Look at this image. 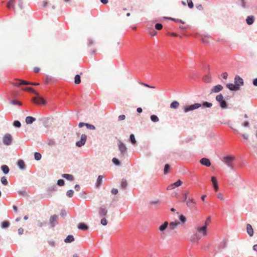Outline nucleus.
Wrapping results in <instances>:
<instances>
[{
	"mask_svg": "<svg viewBox=\"0 0 257 257\" xmlns=\"http://www.w3.org/2000/svg\"><path fill=\"white\" fill-rule=\"evenodd\" d=\"M234 160V158L230 156H226L223 157L222 161L231 169H233V166L231 163Z\"/></svg>",
	"mask_w": 257,
	"mask_h": 257,
	"instance_id": "nucleus-3",
	"label": "nucleus"
},
{
	"mask_svg": "<svg viewBox=\"0 0 257 257\" xmlns=\"http://www.w3.org/2000/svg\"><path fill=\"white\" fill-rule=\"evenodd\" d=\"M47 224V222H42L40 220L37 221V226L39 227H42L44 226H46Z\"/></svg>",
	"mask_w": 257,
	"mask_h": 257,
	"instance_id": "nucleus-55",
	"label": "nucleus"
},
{
	"mask_svg": "<svg viewBox=\"0 0 257 257\" xmlns=\"http://www.w3.org/2000/svg\"><path fill=\"white\" fill-rule=\"evenodd\" d=\"M226 87L231 91H236L239 90L235 83H227L226 84Z\"/></svg>",
	"mask_w": 257,
	"mask_h": 257,
	"instance_id": "nucleus-16",
	"label": "nucleus"
},
{
	"mask_svg": "<svg viewBox=\"0 0 257 257\" xmlns=\"http://www.w3.org/2000/svg\"><path fill=\"white\" fill-rule=\"evenodd\" d=\"M1 170L5 174H8L10 171L9 167L6 165H3L1 166Z\"/></svg>",
	"mask_w": 257,
	"mask_h": 257,
	"instance_id": "nucleus-31",
	"label": "nucleus"
},
{
	"mask_svg": "<svg viewBox=\"0 0 257 257\" xmlns=\"http://www.w3.org/2000/svg\"><path fill=\"white\" fill-rule=\"evenodd\" d=\"M246 231L250 236H252L253 235V229L252 226L250 224L246 225Z\"/></svg>",
	"mask_w": 257,
	"mask_h": 257,
	"instance_id": "nucleus-19",
	"label": "nucleus"
},
{
	"mask_svg": "<svg viewBox=\"0 0 257 257\" xmlns=\"http://www.w3.org/2000/svg\"><path fill=\"white\" fill-rule=\"evenodd\" d=\"M36 120V118L31 116H27L25 119L27 124H32Z\"/></svg>",
	"mask_w": 257,
	"mask_h": 257,
	"instance_id": "nucleus-27",
	"label": "nucleus"
},
{
	"mask_svg": "<svg viewBox=\"0 0 257 257\" xmlns=\"http://www.w3.org/2000/svg\"><path fill=\"white\" fill-rule=\"evenodd\" d=\"M87 140V136L85 134H82L81 136L80 140L76 143V146L78 147H81L84 146Z\"/></svg>",
	"mask_w": 257,
	"mask_h": 257,
	"instance_id": "nucleus-8",
	"label": "nucleus"
},
{
	"mask_svg": "<svg viewBox=\"0 0 257 257\" xmlns=\"http://www.w3.org/2000/svg\"><path fill=\"white\" fill-rule=\"evenodd\" d=\"M98 213L100 216H105L107 213V210L105 207H100L99 209Z\"/></svg>",
	"mask_w": 257,
	"mask_h": 257,
	"instance_id": "nucleus-17",
	"label": "nucleus"
},
{
	"mask_svg": "<svg viewBox=\"0 0 257 257\" xmlns=\"http://www.w3.org/2000/svg\"><path fill=\"white\" fill-rule=\"evenodd\" d=\"M16 0H10L7 4V8L8 9L13 8L15 9V3Z\"/></svg>",
	"mask_w": 257,
	"mask_h": 257,
	"instance_id": "nucleus-32",
	"label": "nucleus"
},
{
	"mask_svg": "<svg viewBox=\"0 0 257 257\" xmlns=\"http://www.w3.org/2000/svg\"><path fill=\"white\" fill-rule=\"evenodd\" d=\"M188 6L190 9H192L194 7V4L192 0H187Z\"/></svg>",
	"mask_w": 257,
	"mask_h": 257,
	"instance_id": "nucleus-60",
	"label": "nucleus"
},
{
	"mask_svg": "<svg viewBox=\"0 0 257 257\" xmlns=\"http://www.w3.org/2000/svg\"><path fill=\"white\" fill-rule=\"evenodd\" d=\"M127 186V183L126 180L122 179L121 183V187L123 189H125Z\"/></svg>",
	"mask_w": 257,
	"mask_h": 257,
	"instance_id": "nucleus-43",
	"label": "nucleus"
},
{
	"mask_svg": "<svg viewBox=\"0 0 257 257\" xmlns=\"http://www.w3.org/2000/svg\"><path fill=\"white\" fill-rule=\"evenodd\" d=\"M10 103L14 105H22V103L17 100L14 99L10 101Z\"/></svg>",
	"mask_w": 257,
	"mask_h": 257,
	"instance_id": "nucleus-53",
	"label": "nucleus"
},
{
	"mask_svg": "<svg viewBox=\"0 0 257 257\" xmlns=\"http://www.w3.org/2000/svg\"><path fill=\"white\" fill-rule=\"evenodd\" d=\"M50 119V117H46L43 119V123L45 127L48 128L49 127V120Z\"/></svg>",
	"mask_w": 257,
	"mask_h": 257,
	"instance_id": "nucleus-35",
	"label": "nucleus"
},
{
	"mask_svg": "<svg viewBox=\"0 0 257 257\" xmlns=\"http://www.w3.org/2000/svg\"><path fill=\"white\" fill-rule=\"evenodd\" d=\"M234 83L240 89V87L243 86L244 81L243 79L238 75H236L234 77Z\"/></svg>",
	"mask_w": 257,
	"mask_h": 257,
	"instance_id": "nucleus-9",
	"label": "nucleus"
},
{
	"mask_svg": "<svg viewBox=\"0 0 257 257\" xmlns=\"http://www.w3.org/2000/svg\"><path fill=\"white\" fill-rule=\"evenodd\" d=\"M201 106V104L195 103L191 105H187L184 107V112L186 113L189 111L197 109Z\"/></svg>",
	"mask_w": 257,
	"mask_h": 257,
	"instance_id": "nucleus-4",
	"label": "nucleus"
},
{
	"mask_svg": "<svg viewBox=\"0 0 257 257\" xmlns=\"http://www.w3.org/2000/svg\"><path fill=\"white\" fill-rule=\"evenodd\" d=\"M61 176L67 180L70 181H72L74 179V176L72 175L69 174H62Z\"/></svg>",
	"mask_w": 257,
	"mask_h": 257,
	"instance_id": "nucleus-20",
	"label": "nucleus"
},
{
	"mask_svg": "<svg viewBox=\"0 0 257 257\" xmlns=\"http://www.w3.org/2000/svg\"><path fill=\"white\" fill-rule=\"evenodd\" d=\"M164 19H168V20H172L174 22H177V23H181V24H184L185 23V22L184 21H183L182 20H180V19H175V18H171V17H164L163 18Z\"/></svg>",
	"mask_w": 257,
	"mask_h": 257,
	"instance_id": "nucleus-28",
	"label": "nucleus"
},
{
	"mask_svg": "<svg viewBox=\"0 0 257 257\" xmlns=\"http://www.w3.org/2000/svg\"><path fill=\"white\" fill-rule=\"evenodd\" d=\"M58 215L55 214L50 216L49 219V225L50 228H54L56 225L58 224Z\"/></svg>",
	"mask_w": 257,
	"mask_h": 257,
	"instance_id": "nucleus-5",
	"label": "nucleus"
},
{
	"mask_svg": "<svg viewBox=\"0 0 257 257\" xmlns=\"http://www.w3.org/2000/svg\"><path fill=\"white\" fill-rule=\"evenodd\" d=\"M42 158L41 154L39 152H35L34 153V158L37 161H39Z\"/></svg>",
	"mask_w": 257,
	"mask_h": 257,
	"instance_id": "nucleus-41",
	"label": "nucleus"
},
{
	"mask_svg": "<svg viewBox=\"0 0 257 257\" xmlns=\"http://www.w3.org/2000/svg\"><path fill=\"white\" fill-rule=\"evenodd\" d=\"M186 203L187 207L190 209H194L196 208V202L193 198H188Z\"/></svg>",
	"mask_w": 257,
	"mask_h": 257,
	"instance_id": "nucleus-10",
	"label": "nucleus"
},
{
	"mask_svg": "<svg viewBox=\"0 0 257 257\" xmlns=\"http://www.w3.org/2000/svg\"><path fill=\"white\" fill-rule=\"evenodd\" d=\"M151 120L154 122H156L159 121V117L155 114L151 115L150 116Z\"/></svg>",
	"mask_w": 257,
	"mask_h": 257,
	"instance_id": "nucleus-40",
	"label": "nucleus"
},
{
	"mask_svg": "<svg viewBox=\"0 0 257 257\" xmlns=\"http://www.w3.org/2000/svg\"><path fill=\"white\" fill-rule=\"evenodd\" d=\"M223 89V86L220 84H218L213 87L211 90V93H218L221 91Z\"/></svg>",
	"mask_w": 257,
	"mask_h": 257,
	"instance_id": "nucleus-15",
	"label": "nucleus"
},
{
	"mask_svg": "<svg viewBox=\"0 0 257 257\" xmlns=\"http://www.w3.org/2000/svg\"><path fill=\"white\" fill-rule=\"evenodd\" d=\"M17 165L18 167L21 170H24L26 169V165L23 160H19L17 162Z\"/></svg>",
	"mask_w": 257,
	"mask_h": 257,
	"instance_id": "nucleus-24",
	"label": "nucleus"
},
{
	"mask_svg": "<svg viewBox=\"0 0 257 257\" xmlns=\"http://www.w3.org/2000/svg\"><path fill=\"white\" fill-rule=\"evenodd\" d=\"M179 222H171L169 224V227L171 229H174L179 224Z\"/></svg>",
	"mask_w": 257,
	"mask_h": 257,
	"instance_id": "nucleus-39",
	"label": "nucleus"
},
{
	"mask_svg": "<svg viewBox=\"0 0 257 257\" xmlns=\"http://www.w3.org/2000/svg\"><path fill=\"white\" fill-rule=\"evenodd\" d=\"M209 38L208 36H205L201 39L202 42L204 44H207L209 42L208 39Z\"/></svg>",
	"mask_w": 257,
	"mask_h": 257,
	"instance_id": "nucleus-52",
	"label": "nucleus"
},
{
	"mask_svg": "<svg viewBox=\"0 0 257 257\" xmlns=\"http://www.w3.org/2000/svg\"><path fill=\"white\" fill-rule=\"evenodd\" d=\"M201 238V237L199 236L197 233L193 234L190 238V240L192 242H198L199 240Z\"/></svg>",
	"mask_w": 257,
	"mask_h": 257,
	"instance_id": "nucleus-23",
	"label": "nucleus"
},
{
	"mask_svg": "<svg viewBox=\"0 0 257 257\" xmlns=\"http://www.w3.org/2000/svg\"><path fill=\"white\" fill-rule=\"evenodd\" d=\"M189 194L188 191H185L182 193V197L181 198L180 201L181 202H186L188 200V195Z\"/></svg>",
	"mask_w": 257,
	"mask_h": 257,
	"instance_id": "nucleus-21",
	"label": "nucleus"
},
{
	"mask_svg": "<svg viewBox=\"0 0 257 257\" xmlns=\"http://www.w3.org/2000/svg\"><path fill=\"white\" fill-rule=\"evenodd\" d=\"M74 240V237L72 235H68L64 239L66 243H71Z\"/></svg>",
	"mask_w": 257,
	"mask_h": 257,
	"instance_id": "nucleus-29",
	"label": "nucleus"
},
{
	"mask_svg": "<svg viewBox=\"0 0 257 257\" xmlns=\"http://www.w3.org/2000/svg\"><path fill=\"white\" fill-rule=\"evenodd\" d=\"M207 226L208 224L206 222L202 226H197L196 228V230L198 233H202L203 236H206L207 235Z\"/></svg>",
	"mask_w": 257,
	"mask_h": 257,
	"instance_id": "nucleus-7",
	"label": "nucleus"
},
{
	"mask_svg": "<svg viewBox=\"0 0 257 257\" xmlns=\"http://www.w3.org/2000/svg\"><path fill=\"white\" fill-rule=\"evenodd\" d=\"M168 222L167 221H165L162 224H161L159 227V229L161 232L164 231L168 227Z\"/></svg>",
	"mask_w": 257,
	"mask_h": 257,
	"instance_id": "nucleus-25",
	"label": "nucleus"
},
{
	"mask_svg": "<svg viewBox=\"0 0 257 257\" xmlns=\"http://www.w3.org/2000/svg\"><path fill=\"white\" fill-rule=\"evenodd\" d=\"M1 182L4 185H7L8 184V181L7 178L5 176H3L1 178Z\"/></svg>",
	"mask_w": 257,
	"mask_h": 257,
	"instance_id": "nucleus-49",
	"label": "nucleus"
},
{
	"mask_svg": "<svg viewBox=\"0 0 257 257\" xmlns=\"http://www.w3.org/2000/svg\"><path fill=\"white\" fill-rule=\"evenodd\" d=\"M12 137L10 134H6L3 138V143L7 146H10L12 143Z\"/></svg>",
	"mask_w": 257,
	"mask_h": 257,
	"instance_id": "nucleus-6",
	"label": "nucleus"
},
{
	"mask_svg": "<svg viewBox=\"0 0 257 257\" xmlns=\"http://www.w3.org/2000/svg\"><path fill=\"white\" fill-rule=\"evenodd\" d=\"M101 224L103 225H106L107 224V221L105 218H103L101 220Z\"/></svg>",
	"mask_w": 257,
	"mask_h": 257,
	"instance_id": "nucleus-64",
	"label": "nucleus"
},
{
	"mask_svg": "<svg viewBox=\"0 0 257 257\" xmlns=\"http://www.w3.org/2000/svg\"><path fill=\"white\" fill-rule=\"evenodd\" d=\"M254 20L253 16H249L246 18L245 22L248 25H251L254 23Z\"/></svg>",
	"mask_w": 257,
	"mask_h": 257,
	"instance_id": "nucleus-18",
	"label": "nucleus"
},
{
	"mask_svg": "<svg viewBox=\"0 0 257 257\" xmlns=\"http://www.w3.org/2000/svg\"><path fill=\"white\" fill-rule=\"evenodd\" d=\"M30 82L24 80H18L17 82H13L12 84L16 86H20L22 85H30Z\"/></svg>",
	"mask_w": 257,
	"mask_h": 257,
	"instance_id": "nucleus-12",
	"label": "nucleus"
},
{
	"mask_svg": "<svg viewBox=\"0 0 257 257\" xmlns=\"http://www.w3.org/2000/svg\"><path fill=\"white\" fill-rule=\"evenodd\" d=\"M13 125L18 128H20L21 126V123L19 120H15L13 122Z\"/></svg>",
	"mask_w": 257,
	"mask_h": 257,
	"instance_id": "nucleus-50",
	"label": "nucleus"
},
{
	"mask_svg": "<svg viewBox=\"0 0 257 257\" xmlns=\"http://www.w3.org/2000/svg\"><path fill=\"white\" fill-rule=\"evenodd\" d=\"M65 184V181L63 179H59L57 181V185L59 186H63Z\"/></svg>",
	"mask_w": 257,
	"mask_h": 257,
	"instance_id": "nucleus-56",
	"label": "nucleus"
},
{
	"mask_svg": "<svg viewBox=\"0 0 257 257\" xmlns=\"http://www.w3.org/2000/svg\"><path fill=\"white\" fill-rule=\"evenodd\" d=\"M117 146L120 152V155L121 157L125 158L127 156V150L125 145L120 140L117 141Z\"/></svg>",
	"mask_w": 257,
	"mask_h": 257,
	"instance_id": "nucleus-2",
	"label": "nucleus"
},
{
	"mask_svg": "<svg viewBox=\"0 0 257 257\" xmlns=\"http://www.w3.org/2000/svg\"><path fill=\"white\" fill-rule=\"evenodd\" d=\"M170 169V166L168 164H165V165L164 166V174H167L169 172Z\"/></svg>",
	"mask_w": 257,
	"mask_h": 257,
	"instance_id": "nucleus-45",
	"label": "nucleus"
},
{
	"mask_svg": "<svg viewBox=\"0 0 257 257\" xmlns=\"http://www.w3.org/2000/svg\"><path fill=\"white\" fill-rule=\"evenodd\" d=\"M23 90L26 91L31 92L36 95L35 97L32 98V101L38 104L45 105L47 102L42 97L40 96L38 93L32 87H28L23 88Z\"/></svg>",
	"mask_w": 257,
	"mask_h": 257,
	"instance_id": "nucleus-1",
	"label": "nucleus"
},
{
	"mask_svg": "<svg viewBox=\"0 0 257 257\" xmlns=\"http://www.w3.org/2000/svg\"><path fill=\"white\" fill-rule=\"evenodd\" d=\"M211 80V78L209 75H205L203 78V81L206 83H209Z\"/></svg>",
	"mask_w": 257,
	"mask_h": 257,
	"instance_id": "nucleus-48",
	"label": "nucleus"
},
{
	"mask_svg": "<svg viewBox=\"0 0 257 257\" xmlns=\"http://www.w3.org/2000/svg\"><path fill=\"white\" fill-rule=\"evenodd\" d=\"M150 34H151V35L152 36H155L157 32L153 29H152L150 30V32H149Z\"/></svg>",
	"mask_w": 257,
	"mask_h": 257,
	"instance_id": "nucleus-63",
	"label": "nucleus"
},
{
	"mask_svg": "<svg viewBox=\"0 0 257 257\" xmlns=\"http://www.w3.org/2000/svg\"><path fill=\"white\" fill-rule=\"evenodd\" d=\"M155 29L158 30H160L162 29L163 28V25L161 23H157L156 25H155Z\"/></svg>",
	"mask_w": 257,
	"mask_h": 257,
	"instance_id": "nucleus-59",
	"label": "nucleus"
},
{
	"mask_svg": "<svg viewBox=\"0 0 257 257\" xmlns=\"http://www.w3.org/2000/svg\"><path fill=\"white\" fill-rule=\"evenodd\" d=\"M10 225V223L9 221L6 220L2 222L1 227L3 229L8 228Z\"/></svg>",
	"mask_w": 257,
	"mask_h": 257,
	"instance_id": "nucleus-34",
	"label": "nucleus"
},
{
	"mask_svg": "<svg viewBox=\"0 0 257 257\" xmlns=\"http://www.w3.org/2000/svg\"><path fill=\"white\" fill-rule=\"evenodd\" d=\"M179 103L177 101H173L170 104V107L172 108L176 109L178 107Z\"/></svg>",
	"mask_w": 257,
	"mask_h": 257,
	"instance_id": "nucleus-36",
	"label": "nucleus"
},
{
	"mask_svg": "<svg viewBox=\"0 0 257 257\" xmlns=\"http://www.w3.org/2000/svg\"><path fill=\"white\" fill-rule=\"evenodd\" d=\"M74 194V191L72 189L69 190L66 192V195L69 197L71 198L73 197Z\"/></svg>",
	"mask_w": 257,
	"mask_h": 257,
	"instance_id": "nucleus-51",
	"label": "nucleus"
},
{
	"mask_svg": "<svg viewBox=\"0 0 257 257\" xmlns=\"http://www.w3.org/2000/svg\"><path fill=\"white\" fill-rule=\"evenodd\" d=\"M211 180L212 183L213 189L216 192L217 191L219 187L216 177L214 176L211 177Z\"/></svg>",
	"mask_w": 257,
	"mask_h": 257,
	"instance_id": "nucleus-14",
	"label": "nucleus"
},
{
	"mask_svg": "<svg viewBox=\"0 0 257 257\" xmlns=\"http://www.w3.org/2000/svg\"><path fill=\"white\" fill-rule=\"evenodd\" d=\"M48 145L50 146H56V142L53 139H49L48 142Z\"/></svg>",
	"mask_w": 257,
	"mask_h": 257,
	"instance_id": "nucleus-57",
	"label": "nucleus"
},
{
	"mask_svg": "<svg viewBox=\"0 0 257 257\" xmlns=\"http://www.w3.org/2000/svg\"><path fill=\"white\" fill-rule=\"evenodd\" d=\"M86 126L89 130H95V127L93 124H91L87 123Z\"/></svg>",
	"mask_w": 257,
	"mask_h": 257,
	"instance_id": "nucleus-58",
	"label": "nucleus"
},
{
	"mask_svg": "<svg viewBox=\"0 0 257 257\" xmlns=\"http://www.w3.org/2000/svg\"><path fill=\"white\" fill-rule=\"evenodd\" d=\"M182 183H183L182 181L181 180L179 179L176 182L172 183L170 185H169L167 187V189L168 190H172L176 187L180 186L182 184Z\"/></svg>",
	"mask_w": 257,
	"mask_h": 257,
	"instance_id": "nucleus-11",
	"label": "nucleus"
},
{
	"mask_svg": "<svg viewBox=\"0 0 257 257\" xmlns=\"http://www.w3.org/2000/svg\"><path fill=\"white\" fill-rule=\"evenodd\" d=\"M77 227L79 229L82 230H86L88 229V225L84 223H79L77 225Z\"/></svg>",
	"mask_w": 257,
	"mask_h": 257,
	"instance_id": "nucleus-26",
	"label": "nucleus"
},
{
	"mask_svg": "<svg viewBox=\"0 0 257 257\" xmlns=\"http://www.w3.org/2000/svg\"><path fill=\"white\" fill-rule=\"evenodd\" d=\"M57 186L55 185L49 187V188H48V189H47V190L48 191H50V192L56 191H57Z\"/></svg>",
	"mask_w": 257,
	"mask_h": 257,
	"instance_id": "nucleus-54",
	"label": "nucleus"
},
{
	"mask_svg": "<svg viewBox=\"0 0 257 257\" xmlns=\"http://www.w3.org/2000/svg\"><path fill=\"white\" fill-rule=\"evenodd\" d=\"M186 217L184 215L181 214L179 216V221L180 223H184L186 221Z\"/></svg>",
	"mask_w": 257,
	"mask_h": 257,
	"instance_id": "nucleus-44",
	"label": "nucleus"
},
{
	"mask_svg": "<svg viewBox=\"0 0 257 257\" xmlns=\"http://www.w3.org/2000/svg\"><path fill=\"white\" fill-rule=\"evenodd\" d=\"M18 192V193L20 195H22V196H27V193L25 190H24V191H19Z\"/></svg>",
	"mask_w": 257,
	"mask_h": 257,
	"instance_id": "nucleus-62",
	"label": "nucleus"
},
{
	"mask_svg": "<svg viewBox=\"0 0 257 257\" xmlns=\"http://www.w3.org/2000/svg\"><path fill=\"white\" fill-rule=\"evenodd\" d=\"M200 163L206 167H210L211 166V162L209 159L207 158H203L200 160Z\"/></svg>",
	"mask_w": 257,
	"mask_h": 257,
	"instance_id": "nucleus-13",
	"label": "nucleus"
},
{
	"mask_svg": "<svg viewBox=\"0 0 257 257\" xmlns=\"http://www.w3.org/2000/svg\"><path fill=\"white\" fill-rule=\"evenodd\" d=\"M130 141L133 145H135L137 141L135 139V135L134 134H131L130 136Z\"/></svg>",
	"mask_w": 257,
	"mask_h": 257,
	"instance_id": "nucleus-37",
	"label": "nucleus"
},
{
	"mask_svg": "<svg viewBox=\"0 0 257 257\" xmlns=\"http://www.w3.org/2000/svg\"><path fill=\"white\" fill-rule=\"evenodd\" d=\"M224 97L223 96V95L222 94H219L217 95L216 96V100L217 101H218L219 103L224 100Z\"/></svg>",
	"mask_w": 257,
	"mask_h": 257,
	"instance_id": "nucleus-42",
	"label": "nucleus"
},
{
	"mask_svg": "<svg viewBox=\"0 0 257 257\" xmlns=\"http://www.w3.org/2000/svg\"><path fill=\"white\" fill-rule=\"evenodd\" d=\"M227 245V240L226 239H223L220 243V246L218 247L219 250L221 248H224L226 247Z\"/></svg>",
	"mask_w": 257,
	"mask_h": 257,
	"instance_id": "nucleus-30",
	"label": "nucleus"
},
{
	"mask_svg": "<svg viewBox=\"0 0 257 257\" xmlns=\"http://www.w3.org/2000/svg\"><path fill=\"white\" fill-rule=\"evenodd\" d=\"M74 82L75 84H79L81 82V77L80 75L76 74L74 78Z\"/></svg>",
	"mask_w": 257,
	"mask_h": 257,
	"instance_id": "nucleus-38",
	"label": "nucleus"
},
{
	"mask_svg": "<svg viewBox=\"0 0 257 257\" xmlns=\"http://www.w3.org/2000/svg\"><path fill=\"white\" fill-rule=\"evenodd\" d=\"M219 106L222 109H226L228 107V104L225 100H223V101L220 102Z\"/></svg>",
	"mask_w": 257,
	"mask_h": 257,
	"instance_id": "nucleus-33",
	"label": "nucleus"
},
{
	"mask_svg": "<svg viewBox=\"0 0 257 257\" xmlns=\"http://www.w3.org/2000/svg\"><path fill=\"white\" fill-rule=\"evenodd\" d=\"M112 162L114 165L116 166H119L120 165V162L116 158H113L112 159Z\"/></svg>",
	"mask_w": 257,
	"mask_h": 257,
	"instance_id": "nucleus-47",
	"label": "nucleus"
},
{
	"mask_svg": "<svg viewBox=\"0 0 257 257\" xmlns=\"http://www.w3.org/2000/svg\"><path fill=\"white\" fill-rule=\"evenodd\" d=\"M201 105H202L203 107H204L210 108L212 106V104L210 102L205 101V102H204L202 103V104H201Z\"/></svg>",
	"mask_w": 257,
	"mask_h": 257,
	"instance_id": "nucleus-46",
	"label": "nucleus"
},
{
	"mask_svg": "<svg viewBox=\"0 0 257 257\" xmlns=\"http://www.w3.org/2000/svg\"><path fill=\"white\" fill-rule=\"evenodd\" d=\"M103 176L102 175H99L95 183V187L97 188H99L102 182V179Z\"/></svg>",
	"mask_w": 257,
	"mask_h": 257,
	"instance_id": "nucleus-22",
	"label": "nucleus"
},
{
	"mask_svg": "<svg viewBox=\"0 0 257 257\" xmlns=\"http://www.w3.org/2000/svg\"><path fill=\"white\" fill-rule=\"evenodd\" d=\"M240 5L243 8H247L248 7L244 0H240Z\"/></svg>",
	"mask_w": 257,
	"mask_h": 257,
	"instance_id": "nucleus-61",
	"label": "nucleus"
}]
</instances>
